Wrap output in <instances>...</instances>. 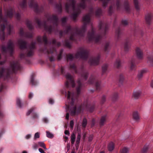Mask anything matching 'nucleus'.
Returning a JSON list of instances; mask_svg holds the SVG:
<instances>
[{"instance_id":"64","label":"nucleus","mask_w":153,"mask_h":153,"mask_svg":"<svg viewBox=\"0 0 153 153\" xmlns=\"http://www.w3.org/2000/svg\"><path fill=\"white\" fill-rule=\"evenodd\" d=\"M15 16L17 18V19H21V15L19 13H16L15 14Z\"/></svg>"},{"instance_id":"41","label":"nucleus","mask_w":153,"mask_h":153,"mask_svg":"<svg viewBox=\"0 0 153 153\" xmlns=\"http://www.w3.org/2000/svg\"><path fill=\"white\" fill-rule=\"evenodd\" d=\"M102 1V7L105 8L107 6L108 3L111 0H100Z\"/></svg>"},{"instance_id":"39","label":"nucleus","mask_w":153,"mask_h":153,"mask_svg":"<svg viewBox=\"0 0 153 153\" xmlns=\"http://www.w3.org/2000/svg\"><path fill=\"white\" fill-rule=\"evenodd\" d=\"M76 138V135L74 133H72L71 136V144L73 145L75 142Z\"/></svg>"},{"instance_id":"11","label":"nucleus","mask_w":153,"mask_h":153,"mask_svg":"<svg viewBox=\"0 0 153 153\" xmlns=\"http://www.w3.org/2000/svg\"><path fill=\"white\" fill-rule=\"evenodd\" d=\"M88 83L90 84H94L97 91H99L100 90L101 82L94 75H91L88 81Z\"/></svg>"},{"instance_id":"50","label":"nucleus","mask_w":153,"mask_h":153,"mask_svg":"<svg viewBox=\"0 0 153 153\" xmlns=\"http://www.w3.org/2000/svg\"><path fill=\"white\" fill-rule=\"evenodd\" d=\"M148 62L152 66L153 65V56H151L148 57Z\"/></svg>"},{"instance_id":"22","label":"nucleus","mask_w":153,"mask_h":153,"mask_svg":"<svg viewBox=\"0 0 153 153\" xmlns=\"http://www.w3.org/2000/svg\"><path fill=\"white\" fill-rule=\"evenodd\" d=\"M130 47V39H127L124 43V50L126 51H128Z\"/></svg>"},{"instance_id":"6","label":"nucleus","mask_w":153,"mask_h":153,"mask_svg":"<svg viewBox=\"0 0 153 153\" xmlns=\"http://www.w3.org/2000/svg\"><path fill=\"white\" fill-rule=\"evenodd\" d=\"M8 20H0V38L1 40L5 39V33L4 31L5 28L7 29L8 33L10 35L12 31V26L7 21Z\"/></svg>"},{"instance_id":"28","label":"nucleus","mask_w":153,"mask_h":153,"mask_svg":"<svg viewBox=\"0 0 153 153\" xmlns=\"http://www.w3.org/2000/svg\"><path fill=\"white\" fill-rule=\"evenodd\" d=\"M140 117L137 111H134V123H138L140 121Z\"/></svg>"},{"instance_id":"63","label":"nucleus","mask_w":153,"mask_h":153,"mask_svg":"<svg viewBox=\"0 0 153 153\" xmlns=\"http://www.w3.org/2000/svg\"><path fill=\"white\" fill-rule=\"evenodd\" d=\"M47 19H59L58 17L56 16H53L52 17L50 16Z\"/></svg>"},{"instance_id":"14","label":"nucleus","mask_w":153,"mask_h":153,"mask_svg":"<svg viewBox=\"0 0 153 153\" xmlns=\"http://www.w3.org/2000/svg\"><path fill=\"white\" fill-rule=\"evenodd\" d=\"M98 27L99 30H101L103 32L102 35H105L109 27L108 24L106 22L100 21L99 23Z\"/></svg>"},{"instance_id":"9","label":"nucleus","mask_w":153,"mask_h":153,"mask_svg":"<svg viewBox=\"0 0 153 153\" xmlns=\"http://www.w3.org/2000/svg\"><path fill=\"white\" fill-rule=\"evenodd\" d=\"M66 82L65 83L66 88L68 90H70L73 88L75 86V83L73 77L69 73L65 75Z\"/></svg>"},{"instance_id":"34","label":"nucleus","mask_w":153,"mask_h":153,"mask_svg":"<svg viewBox=\"0 0 153 153\" xmlns=\"http://www.w3.org/2000/svg\"><path fill=\"white\" fill-rule=\"evenodd\" d=\"M142 94L141 91H139L134 92V99H138L140 98Z\"/></svg>"},{"instance_id":"45","label":"nucleus","mask_w":153,"mask_h":153,"mask_svg":"<svg viewBox=\"0 0 153 153\" xmlns=\"http://www.w3.org/2000/svg\"><path fill=\"white\" fill-rule=\"evenodd\" d=\"M102 13V10L100 8H98L95 12V15L96 16H99Z\"/></svg>"},{"instance_id":"16","label":"nucleus","mask_w":153,"mask_h":153,"mask_svg":"<svg viewBox=\"0 0 153 153\" xmlns=\"http://www.w3.org/2000/svg\"><path fill=\"white\" fill-rule=\"evenodd\" d=\"M100 55L98 54L96 57H92L91 58L89 61V63L91 65H97L99 62Z\"/></svg>"},{"instance_id":"40","label":"nucleus","mask_w":153,"mask_h":153,"mask_svg":"<svg viewBox=\"0 0 153 153\" xmlns=\"http://www.w3.org/2000/svg\"><path fill=\"white\" fill-rule=\"evenodd\" d=\"M66 56L67 61L68 60L72 61L74 58V56L71 54H67L66 55Z\"/></svg>"},{"instance_id":"17","label":"nucleus","mask_w":153,"mask_h":153,"mask_svg":"<svg viewBox=\"0 0 153 153\" xmlns=\"http://www.w3.org/2000/svg\"><path fill=\"white\" fill-rule=\"evenodd\" d=\"M19 34L22 37L30 38L33 37V34L32 32L28 31L25 32L22 28L20 29Z\"/></svg>"},{"instance_id":"54","label":"nucleus","mask_w":153,"mask_h":153,"mask_svg":"<svg viewBox=\"0 0 153 153\" xmlns=\"http://www.w3.org/2000/svg\"><path fill=\"white\" fill-rule=\"evenodd\" d=\"M47 137L50 138H52L53 137V134L50 132L49 131H47L46 132Z\"/></svg>"},{"instance_id":"19","label":"nucleus","mask_w":153,"mask_h":153,"mask_svg":"<svg viewBox=\"0 0 153 153\" xmlns=\"http://www.w3.org/2000/svg\"><path fill=\"white\" fill-rule=\"evenodd\" d=\"M81 75L82 77L85 80H86L88 79L89 75L88 72L84 69V66L83 65H82L81 67Z\"/></svg>"},{"instance_id":"44","label":"nucleus","mask_w":153,"mask_h":153,"mask_svg":"<svg viewBox=\"0 0 153 153\" xmlns=\"http://www.w3.org/2000/svg\"><path fill=\"white\" fill-rule=\"evenodd\" d=\"M108 65L107 64H104L102 67V74L105 73L107 71Z\"/></svg>"},{"instance_id":"21","label":"nucleus","mask_w":153,"mask_h":153,"mask_svg":"<svg viewBox=\"0 0 153 153\" xmlns=\"http://www.w3.org/2000/svg\"><path fill=\"white\" fill-rule=\"evenodd\" d=\"M124 10L128 13H129L131 11V8L129 2L127 0H124L123 4Z\"/></svg>"},{"instance_id":"30","label":"nucleus","mask_w":153,"mask_h":153,"mask_svg":"<svg viewBox=\"0 0 153 153\" xmlns=\"http://www.w3.org/2000/svg\"><path fill=\"white\" fill-rule=\"evenodd\" d=\"M26 25L28 29L31 30L33 29V26L32 22L29 20H27L26 21Z\"/></svg>"},{"instance_id":"55","label":"nucleus","mask_w":153,"mask_h":153,"mask_svg":"<svg viewBox=\"0 0 153 153\" xmlns=\"http://www.w3.org/2000/svg\"><path fill=\"white\" fill-rule=\"evenodd\" d=\"M91 16L88 13L85 15L82 18V19H91Z\"/></svg>"},{"instance_id":"53","label":"nucleus","mask_w":153,"mask_h":153,"mask_svg":"<svg viewBox=\"0 0 153 153\" xmlns=\"http://www.w3.org/2000/svg\"><path fill=\"white\" fill-rule=\"evenodd\" d=\"M124 80V77L123 74H120L119 76V82L122 84Z\"/></svg>"},{"instance_id":"59","label":"nucleus","mask_w":153,"mask_h":153,"mask_svg":"<svg viewBox=\"0 0 153 153\" xmlns=\"http://www.w3.org/2000/svg\"><path fill=\"white\" fill-rule=\"evenodd\" d=\"M88 13L91 16L94 14V10L93 8H91L89 10Z\"/></svg>"},{"instance_id":"25","label":"nucleus","mask_w":153,"mask_h":153,"mask_svg":"<svg viewBox=\"0 0 153 153\" xmlns=\"http://www.w3.org/2000/svg\"><path fill=\"white\" fill-rule=\"evenodd\" d=\"M110 48V42H106L104 45L103 50L106 53L109 52Z\"/></svg>"},{"instance_id":"56","label":"nucleus","mask_w":153,"mask_h":153,"mask_svg":"<svg viewBox=\"0 0 153 153\" xmlns=\"http://www.w3.org/2000/svg\"><path fill=\"white\" fill-rule=\"evenodd\" d=\"M120 2L119 0H117L116 1V4L117 6V10H120Z\"/></svg>"},{"instance_id":"20","label":"nucleus","mask_w":153,"mask_h":153,"mask_svg":"<svg viewBox=\"0 0 153 153\" xmlns=\"http://www.w3.org/2000/svg\"><path fill=\"white\" fill-rule=\"evenodd\" d=\"M35 109L36 108L35 107H33L31 108L27 113L26 115L28 116L32 113V115L33 118L34 119H37L38 118V115L36 113L33 112Z\"/></svg>"},{"instance_id":"27","label":"nucleus","mask_w":153,"mask_h":153,"mask_svg":"<svg viewBox=\"0 0 153 153\" xmlns=\"http://www.w3.org/2000/svg\"><path fill=\"white\" fill-rule=\"evenodd\" d=\"M106 115H104L101 117L100 121V124L101 126H102L104 125V123L106 121Z\"/></svg>"},{"instance_id":"62","label":"nucleus","mask_w":153,"mask_h":153,"mask_svg":"<svg viewBox=\"0 0 153 153\" xmlns=\"http://www.w3.org/2000/svg\"><path fill=\"white\" fill-rule=\"evenodd\" d=\"M39 133L38 132L36 133L34 135V139L35 140L39 137Z\"/></svg>"},{"instance_id":"3","label":"nucleus","mask_w":153,"mask_h":153,"mask_svg":"<svg viewBox=\"0 0 153 153\" xmlns=\"http://www.w3.org/2000/svg\"><path fill=\"white\" fill-rule=\"evenodd\" d=\"M37 40L39 43L43 42L44 45V48H41L40 51L42 53L46 54L48 55L49 60L51 62H52L55 60L53 56L52 55L51 56H49L50 54H52L55 53L56 54V50L54 46L56 45L59 47L61 45V43L59 42H57L54 39H53L52 42L48 41L47 37L45 35H44L42 37L38 36L37 38Z\"/></svg>"},{"instance_id":"31","label":"nucleus","mask_w":153,"mask_h":153,"mask_svg":"<svg viewBox=\"0 0 153 153\" xmlns=\"http://www.w3.org/2000/svg\"><path fill=\"white\" fill-rule=\"evenodd\" d=\"M27 0H22V2L19 4V6L22 8L25 9L27 7Z\"/></svg>"},{"instance_id":"52","label":"nucleus","mask_w":153,"mask_h":153,"mask_svg":"<svg viewBox=\"0 0 153 153\" xmlns=\"http://www.w3.org/2000/svg\"><path fill=\"white\" fill-rule=\"evenodd\" d=\"M38 145L41 147L43 148L44 149L46 150L47 148L45 145L44 142H38Z\"/></svg>"},{"instance_id":"8","label":"nucleus","mask_w":153,"mask_h":153,"mask_svg":"<svg viewBox=\"0 0 153 153\" xmlns=\"http://www.w3.org/2000/svg\"><path fill=\"white\" fill-rule=\"evenodd\" d=\"M89 51L83 48H79V51L75 55V58H79L84 60H86L88 57Z\"/></svg>"},{"instance_id":"61","label":"nucleus","mask_w":153,"mask_h":153,"mask_svg":"<svg viewBox=\"0 0 153 153\" xmlns=\"http://www.w3.org/2000/svg\"><path fill=\"white\" fill-rule=\"evenodd\" d=\"M123 115V114L122 113L118 114L116 117L117 120H118L120 119V117L122 116Z\"/></svg>"},{"instance_id":"51","label":"nucleus","mask_w":153,"mask_h":153,"mask_svg":"<svg viewBox=\"0 0 153 153\" xmlns=\"http://www.w3.org/2000/svg\"><path fill=\"white\" fill-rule=\"evenodd\" d=\"M57 72V73L60 72L61 74L65 75V68L64 67H61V68L59 69Z\"/></svg>"},{"instance_id":"57","label":"nucleus","mask_w":153,"mask_h":153,"mask_svg":"<svg viewBox=\"0 0 153 153\" xmlns=\"http://www.w3.org/2000/svg\"><path fill=\"white\" fill-rule=\"evenodd\" d=\"M87 124V120L86 118H84L83 120L82 126L83 128H85Z\"/></svg>"},{"instance_id":"13","label":"nucleus","mask_w":153,"mask_h":153,"mask_svg":"<svg viewBox=\"0 0 153 153\" xmlns=\"http://www.w3.org/2000/svg\"><path fill=\"white\" fill-rule=\"evenodd\" d=\"M14 45L11 40H10L7 43V47L2 45L1 46V50L2 52L6 53L8 50L11 55H12L13 51Z\"/></svg>"},{"instance_id":"1","label":"nucleus","mask_w":153,"mask_h":153,"mask_svg":"<svg viewBox=\"0 0 153 153\" xmlns=\"http://www.w3.org/2000/svg\"><path fill=\"white\" fill-rule=\"evenodd\" d=\"M62 25L65 27L66 29L64 31L61 30L59 32L60 38L62 37L64 34H67L69 33L70 36L69 39H65V44L66 46L70 48H71V41H76V36L83 37L86 30L87 26L90 25L91 26V30L89 31L88 33L87 38L89 42L94 41L96 43L99 42L102 37V35L98 34H95V30L93 27L91 22V20H82L83 24L81 29H79L76 27L72 28L70 25H67V20H61Z\"/></svg>"},{"instance_id":"46","label":"nucleus","mask_w":153,"mask_h":153,"mask_svg":"<svg viewBox=\"0 0 153 153\" xmlns=\"http://www.w3.org/2000/svg\"><path fill=\"white\" fill-rule=\"evenodd\" d=\"M153 17V14L151 13H149L146 15L145 19H151Z\"/></svg>"},{"instance_id":"23","label":"nucleus","mask_w":153,"mask_h":153,"mask_svg":"<svg viewBox=\"0 0 153 153\" xmlns=\"http://www.w3.org/2000/svg\"><path fill=\"white\" fill-rule=\"evenodd\" d=\"M35 75L34 74H33L30 78V83L33 85L36 86L38 83L37 81L35 79Z\"/></svg>"},{"instance_id":"48","label":"nucleus","mask_w":153,"mask_h":153,"mask_svg":"<svg viewBox=\"0 0 153 153\" xmlns=\"http://www.w3.org/2000/svg\"><path fill=\"white\" fill-rule=\"evenodd\" d=\"M63 52V50L61 49L60 50L59 53L57 56V59L58 60H60L62 58V55Z\"/></svg>"},{"instance_id":"2","label":"nucleus","mask_w":153,"mask_h":153,"mask_svg":"<svg viewBox=\"0 0 153 153\" xmlns=\"http://www.w3.org/2000/svg\"><path fill=\"white\" fill-rule=\"evenodd\" d=\"M77 86L76 88V91L72 92L71 93L69 91H67L65 89L62 91V94H65V96L67 97V103L65 104L66 111H69L72 116H74L80 113L82 110L85 108H87L90 112H92L95 108V105L94 103L90 104L88 101L84 102L83 105H80L77 108L74 105V102L77 99L80 94L82 84L81 80L78 79L77 82Z\"/></svg>"},{"instance_id":"29","label":"nucleus","mask_w":153,"mask_h":153,"mask_svg":"<svg viewBox=\"0 0 153 153\" xmlns=\"http://www.w3.org/2000/svg\"><path fill=\"white\" fill-rule=\"evenodd\" d=\"M148 71V70L146 69H144L141 71L137 75V77L138 80H140L143 77L144 73H146Z\"/></svg>"},{"instance_id":"37","label":"nucleus","mask_w":153,"mask_h":153,"mask_svg":"<svg viewBox=\"0 0 153 153\" xmlns=\"http://www.w3.org/2000/svg\"><path fill=\"white\" fill-rule=\"evenodd\" d=\"M114 144L112 142H111L108 145V149L109 151H111L114 149Z\"/></svg>"},{"instance_id":"18","label":"nucleus","mask_w":153,"mask_h":153,"mask_svg":"<svg viewBox=\"0 0 153 153\" xmlns=\"http://www.w3.org/2000/svg\"><path fill=\"white\" fill-rule=\"evenodd\" d=\"M136 56L137 58L139 60L143 59V51L139 47H137L135 50Z\"/></svg>"},{"instance_id":"24","label":"nucleus","mask_w":153,"mask_h":153,"mask_svg":"<svg viewBox=\"0 0 153 153\" xmlns=\"http://www.w3.org/2000/svg\"><path fill=\"white\" fill-rule=\"evenodd\" d=\"M16 103L17 106L20 108L26 106L27 104L26 102L22 103L20 100L18 98L16 99Z\"/></svg>"},{"instance_id":"12","label":"nucleus","mask_w":153,"mask_h":153,"mask_svg":"<svg viewBox=\"0 0 153 153\" xmlns=\"http://www.w3.org/2000/svg\"><path fill=\"white\" fill-rule=\"evenodd\" d=\"M29 6L31 8H33L34 11L36 13H42L44 10L42 7H39V5L36 1H34V0H29Z\"/></svg>"},{"instance_id":"33","label":"nucleus","mask_w":153,"mask_h":153,"mask_svg":"<svg viewBox=\"0 0 153 153\" xmlns=\"http://www.w3.org/2000/svg\"><path fill=\"white\" fill-rule=\"evenodd\" d=\"M81 2L79 4V7L82 9H85L86 7V1L88 0H81Z\"/></svg>"},{"instance_id":"7","label":"nucleus","mask_w":153,"mask_h":153,"mask_svg":"<svg viewBox=\"0 0 153 153\" xmlns=\"http://www.w3.org/2000/svg\"><path fill=\"white\" fill-rule=\"evenodd\" d=\"M69 3H66L65 5V9L66 11L68 13L69 11V9L70 7L72 8L73 12L72 13V16L74 18L72 19H77L76 17L78 14V11L79 10L78 9H76L75 5L76 1L75 0H70Z\"/></svg>"},{"instance_id":"5","label":"nucleus","mask_w":153,"mask_h":153,"mask_svg":"<svg viewBox=\"0 0 153 153\" xmlns=\"http://www.w3.org/2000/svg\"><path fill=\"white\" fill-rule=\"evenodd\" d=\"M18 45L20 48L22 50H25L26 51L25 53H21L20 55V57L21 59L26 60L27 62H29L26 58L27 57H30L33 55V50L35 48V45L36 43L35 42H32L28 48L27 47V43L26 41L22 39L18 40Z\"/></svg>"},{"instance_id":"26","label":"nucleus","mask_w":153,"mask_h":153,"mask_svg":"<svg viewBox=\"0 0 153 153\" xmlns=\"http://www.w3.org/2000/svg\"><path fill=\"white\" fill-rule=\"evenodd\" d=\"M121 62L119 58H117L114 63V66L117 68H119L121 67Z\"/></svg>"},{"instance_id":"49","label":"nucleus","mask_w":153,"mask_h":153,"mask_svg":"<svg viewBox=\"0 0 153 153\" xmlns=\"http://www.w3.org/2000/svg\"><path fill=\"white\" fill-rule=\"evenodd\" d=\"M81 135L79 133L78 134V135L77 137L76 140V145H79L81 139Z\"/></svg>"},{"instance_id":"36","label":"nucleus","mask_w":153,"mask_h":153,"mask_svg":"<svg viewBox=\"0 0 153 153\" xmlns=\"http://www.w3.org/2000/svg\"><path fill=\"white\" fill-rule=\"evenodd\" d=\"M134 9H135L137 12L138 13L140 10V8L138 4V2L137 0H134Z\"/></svg>"},{"instance_id":"4","label":"nucleus","mask_w":153,"mask_h":153,"mask_svg":"<svg viewBox=\"0 0 153 153\" xmlns=\"http://www.w3.org/2000/svg\"><path fill=\"white\" fill-rule=\"evenodd\" d=\"M42 22L41 20H35V22L39 28H43L50 34L52 32L57 31L59 20H44Z\"/></svg>"},{"instance_id":"60","label":"nucleus","mask_w":153,"mask_h":153,"mask_svg":"<svg viewBox=\"0 0 153 153\" xmlns=\"http://www.w3.org/2000/svg\"><path fill=\"white\" fill-rule=\"evenodd\" d=\"M108 11L109 13L111 14H112L113 13V7L111 5L109 7Z\"/></svg>"},{"instance_id":"47","label":"nucleus","mask_w":153,"mask_h":153,"mask_svg":"<svg viewBox=\"0 0 153 153\" xmlns=\"http://www.w3.org/2000/svg\"><path fill=\"white\" fill-rule=\"evenodd\" d=\"M149 149L148 146L145 145L142 149L141 153H147Z\"/></svg>"},{"instance_id":"35","label":"nucleus","mask_w":153,"mask_h":153,"mask_svg":"<svg viewBox=\"0 0 153 153\" xmlns=\"http://www.w3.org/2000/svg\"><path fill=\"white\" fill-rule=\"evenodd\" d=\"M129 69L131 71H132L134 68V60L133 58L129 62Z\"/></svg>"},{"instance_id":"10","label":"nucleus","mask_w":153,"mask_h":153,"mask_svg":"<svg viewBox=\"0 0 153 153\" xmlns=\"http://www.w3.org/2000/svg\"><path fill=\"white\" fill-rule=\"evenodd\" d=\"M128 24L127 20H123L121 23L120 24L118 27L116 29L115 32V36L117 39L119 40L123 34L121 27L122 26H125Z\"/></svg>"},{"instance_id":"38","label":"nucleus","mask_w":153,"mask_h":153,"mask_svg":"<svg viewBox=\"0 0 153 153\" xmlns=\"http://www.w3.org/2000/svg\"><path fill=\"white\" fill-rule=\"evenodd\" d=\"M118 98V95L117 92H114L112 96V99L113 101H115L117 100Z\"/></svg>"},{"instance_id":"43","label":"nucleus","mask_w":153,"mask_h":153,"mask_svg":"<svg viewBox=\"0 0 153 153\" xmlns=\"http://www.w3.org/2000/svg\"><path fill=\"white\" fill-rule=\"evenodd\" d=\"M129 152V149L126 147H124L120 150V153H128Z\"/></svg>"},{"instance_id":"15","label":"nucleus","mask_w":153,"mask_h":153,"mask_svg":"<svg viewBox=\"0 0 153 153\" xmlns=\"http://www.w3.org/2000/svg\"><path fill=\"white\" fill-rule=\"evenodd\" d=\"M13 16V10L12 8L7 10L5 12L4 17L3 16L1 8H0V19H7V18H12Z\"/></svg>"},{"instance_id":"58","label":"nucleus","mask_w":153,"mask_h":153,"mask_svg":"<svg viewBox=\"0 0 153 153\" xmlns=\"http://www.w3.org/2000/svg\"><path fill=\"white\" fill-rule=\"evenodd\" d=\"M106 101V97L105 95H103L102 97L101 100L100 101V104H103Z\"/></svg>"},{"instance_id":"42","label":"nucleus","mask_w":153,"mask_h":153,"mask_svg":"<svg viewBox=\"0 0 153 153\" xmlns=\"http://www.w3.org/2000/svg\"><path fill=\"white\" fill-rule=\"evenodd\" d=\"M70 68L71 69H72L74 71V72L76 74L78 73V71L76 69V67L75 66V64H72L70 65Z\"/></svg>"},{"instance_id":"32","label":"nucleus","mask_w":153,"mask_h":153,"mask_svg":"<svg viewBox=\"0 0 153 153\" xmlns=\"http://www.w3.org/2000/svg\"><path fill=\"white\" fill-rule=\"evenodd\" d=\"M55 8L60 13H61L62 12V5L61 3L56 4L55 5Z\"/></svg>"}]
</instances>
